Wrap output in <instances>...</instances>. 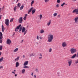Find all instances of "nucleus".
I'll list each match as a JSON object with an SVG mask.
<instances>
[{
  "instance_id": "1",
  "label": "nucleus",
  "mask_w": 78,
  "mask_h": 78,
  "mask_svg": "<svg viewBox=\"0 0 78 78\" xmlns=\"http://www.w3.org/2000/svg\"><path fill=\"white\" fill-rule=\"evenodd\" d=\"M54 38V36L52 34H50L48 36V42H51Z\"/></svg>"
},
{
  "instance_id": "2",
  "label": "nucleus",
  "mask_w": 78,
  "mask_h": 78,
  "mask_svg": "<svg viewBox=\"0 0 78 78\" xmlns=\"http://www.w3.org/2000/svg\"><path fill=\"white\" fill-rule=\"evenodd\" d=\"M22 33H24L23 35L25 36L27 32V30H26V29H25V27H23L22 29Z\"/></svg>"
},
{
  "instance_id": "3",
  "label": "nucleus",
  "mask_w": 78,
  "mask_h": 78,
  "mask_svg": "<svg viewBox=\"0 0 78 78\" xmlns=\"http://www.w3.org/2000/svg\"><path fill=\"white\" fill-rule=\"evenodd\" d=\"M70 51L72 54H73V53H75L76 51V49L75 48H72L70 49Z\"/></svg>"
},
{
  "instance_id": "4",
  "label": "nucleus",
  "mask_w": 78,
  "mask_h": 78,
  "mask_svg": "<svg viewBox=\"0 0 78 78\" xmlns=\"http://www.w3.org/2000/svg\"><path fill=\"white\" fill-rule=\"evenodd\" d=\"M72 60H69L68 61V64L69 66H70L72 65Z\"/></svg>"
},
{
  "instance_id": "5",
  "label": "nucleus",
  "mask_w": 78,
  "mask_h": 78,
  "mask_svg": "<svg viewBox=\"0 0 78 78\" xmlns=\"http://www.w3.org/2000/svg\"><path fill=\"white\" fill-rule=\"evenodd\" d=\"M72 60H69L68 61V64L69 66H70L72 65Z\"/></svg>"
},
{
  "instance_id": "6",
  "label": "nucleus",
  "mask_w": 78,
  "mask_h": 78,
  "mask_svg": "<svg viewBox=\"0 0 78 78\" xmlns=\"http://www.w3.org/2000/svg\"><path fill=\"white\" fill-rule=\"evenodd\" d=\"M67 43L66 42H63L62 44V46L63 47H67Z\"/></svg>"
},
{
  "instance_id": "7",
  "label": "nucleus",
  "mask_w": 78,
  "mask_h": 78,
  "mask_svg": "<svg viewBox=\"0 0 78 78\" xmlns=\"http://www.w3.org/2000/svg\"><path fill=\"white\" fill-rule=\"evenodd\" d=\"M5 24L7 26H8L9 25V20L5 19Z\"/></svg>"
},
{
  "instance_id": "8",
  "label": "nucleus",
  "mask_w": 78,
  "mask_h": 78,
  "mask_svg": "<svg viewBox=\"0 0 78 78\" xmlns=\"http://www.w3.org/2000/svg\"><path fill=\"white\" fill-rule=\"evenodd\" d=\"M21 27V25L20 24L15 29L16 31H18L19 30V29L20 27Z\"/></svg>"
},
{
  "instance_id": "9",
  "label": "nucleus",
  "mask_w": 78,
  "mask_h": 78,
  "mask_svg": "<svg viewBox=\"0 0 78 78\" xmlns=\"http://www.w3.org/2000/svg\"><path fill=\"white\" fill-rule=\"evenodd\" d=\"M75 12H76V14H78V9L73 10V13H75Z\"/></svg>"
},
{
  "instance_id": "10",
  "label": "nucleus",
  "mask_w": 78,
  "mask_h": 78,
  "mask_svg": "<svg viewBox=\"0 0 78 78\" xmlns=\"http://www.w3.org/2000/svg\"><path fill=\"white\" fill-rule=\"evenodd\" d=\"M11 41L10 39H8L7 40L6 43L7 44H9V45H10V44H11Z\"/></svg>"
},
{
  "instance_id": "11",
  "label": "nucleus",
  "mask_w": 78,
  "mask_h": 78,
  "mask_svg": "<svg viewBox=\"0 0 78 78\" xmlns=\"http://www.w3.org/2000/svg\"><path fill=\"white\" fill-rule=\"evenodd\" d=\"M23 20H22V17H20L19 20V23H22V21Z\"/></svg>"
},
{
  "instance_id": "12",
  "label": "nucleus",
  "mask_w": 78,
  "mask_h": 78,
  "mask_svg": "<svg viewBox=\"0 0 78 78\" xmlns=\"http://www.w3.org/2000/svg\"><path fill=\"white\" fill-rule=\"evenodd\" d=\"M37 40H39V39H42V37L41 36H39L38 35H37Z\"/></svg>"
},
{
  "instance_id": "13",
  "label": "nucleus",
  "mask_w": 78,
  "mask_h": 78,
  "mask_svg": "<svg viewBox=\"0 0 78 78\" xmlns=\"http://www.w3.org/2000/svg\"><path fill=\"white\" fill-rule=\"evenodd\" d=\"M28 64V61H26L24 63V66H27Z\"/></svg>"
},
{
  "instance_id": "14",
  "label": "nucleus",
  "mask_w": 78,
  "mask_h": 78,
  "mask_svg": "<svg viewBox=\"0 0 78 78\" xmlns=\"http://www.w3.org/2000/svg\"><path fill=\"white\" fill-rule=\"evenodd\" d=\"M51 20H49V21L47 23V25L48 26H49L51 24Z\"/></svg>"
},
{
  "instance_id": "15",
  "label": "nucleus",
  "mask_w": 78,
  "mask_h": 78,
  "mask_svg": "<svg viewBox=\"0 0 78 78\" xmlns=\"http://www.w3.org/2000/svg\"><path fill=\"white\" fill-rule=\"evenodd\" d=\"M33 7L31 8L30 9V10L28 11V14H29L30 12H31V11H32V10H33Z\"/></svg>"
},
{
  "instance_id": "16",
  "label": "nucleus",
  "mask_w": 78,
  "mask_h": 78,
  "mask_svg": "<svg viewBox=\"0 0 78 78\" xmlns=\"http://www.w3.org/2000/svg\"><path fill=\"white\" fill-rule=\"evenodd\" d=\"M20 64L18 62H16V67H17L18 66H19Z\"/></svg>"
},
{
  "instance_id": "17",
  "label": "nucleus",
  "mask_w": 78,
  "mask_h": 78,
  "mask_svg": "<svg viewBox=\"0 0 78 78\" xmlns=\"http://www.w3.org/2000/svg\"><path fill=\"white\" fill-rule=\"evenodd\" d=\"M1 38H3V34H2V32H0V39Z\"/></svg>"
},
{
  "instance_id": "18",
  "label": "nucleus",
  "mask_w": 78,
  "mask_h": 78,
  "mask_svg": "<svg viewBox=\"0 0 78 78\" xmlns=\"http://www.w3.org/2000/svg\"><path fill=\"white\" fill-rule=\"evenodd\" d=\"M74 20H75V23H77V20H78V17L75 18Z\"/></svg>"
},
{
  "instance_id": "19",
  "label": "nucleus",
  "mask_w": 78,
  "mask_h": 78,
  "mask_svg": "<svg viewBox=\"0 0 78 78\" xmlns=\"http://www.w3.org/2000/svg\"><path fill=\"white\" fill-rule=\"evenodd\" d=\"M19 50V48H16L14 50H13L14 52H17V51H18Z\"/></svg>"
},
{
  "instance_id": "20",
  "label": "nucleus",
  "mask_w": 78,
  "mask_h": 78,
  "mask_svg": "<svg viewBox=\"0 0 78 78\" xmlns=\"http://www.w3.org/2000/svg\"><path fill=\"white\" fill-rule=\"evenodd\" d=\"M76 54H75L72 57H71V59H73V58H75L76 57Z\"/></svg>"
},
{
  "instance_id": "21",
  "label": "nucleus",
  "mask_w": 78,
  "mask_h": 78,
  "mask_svg": "<svg viewBox=\"0 0 78 78\" xmlns=\"http://www.w3.org/2000/svg\"><path fill=\"white\" fill-rule=\"evenodd\" d=\"M5 30V28L4 27V26L3 25L2 26V32H4V31Z\"/></svg>"
},
{
  "instance_id": "22",
  "label": "nucleus",
  "mask_w": 78,
  "mask_h": 78,
  "mask_svg": "<svg viewBox=\"0 0 78 78\" xmlns=\"http://www.w3.org/2000/svg\"><path fill=\"white\" fill-rule=\"evenodd\" d=\"M19 58H20V56H18L17 58L15 59V61H19Z\"/></svg>"
},
{
  "instance_id": "23",
  "label": "nucleus",
  "mask_w": 78,
  "mask_h": 78,
  "mask_svg": "<svg viewBox=\"0 0 78 78\" xmlns=\"http://www.w3.org/2000/svg\"><path fill=\"white\" fill-rule=\"evenodd\" d=\"M40 33L41 34L44 33V30L43 29H41L40 30Z\"/></svg>"
},
{
  "instance_id": "24",
  "label": "nucleus",
  "mask_w": 78,
  "mask_h": 78,
  "mask_svg": "<svg viewBox=\"0 0 78 78\" xmlns=\"http://www.w3.org/2000/svg\"><path fill=\"white\" fill-rule=\"evenodd\" d=\"M4 59V58L3 57H2L0 58V62H2L3 61V59Z\"/></svg>"
},
{
  "instance_id": "25",
  "label": "nucleus",
  "mask_w": 78,
  "mask_h": 78,
  "mask_svg": "<svg viewBox=\"0 0 78 78\" xmlns=\"http://www.w3.org/2000/svg\"><path fill=\"white\" fill-rule=\"evenodd\" d=\"M34 54L33 53H31L29 55V56L31 57V56H34Z\"/></svg>"
},
{
  "instance_id": "26",
  "label": "nucleus",
  "mask_w": 78,
  "mask_h": 78,
  "mask_svg": "<svg viewBox=\"0 0 78 78\" xmlns=\"http://www.w3.org/2000/svg\"><path fill=\"white\" fill-rule=\"evenodd\" d=\"M36 11V9H34L33 10H32V14H34L35 12V11Z\"/></svg>"
},
{
  "instance_id": "27",
  "label": "nucleus",
  "mask_w": 78,
  "mask_h": 78,
  "mask_svg": "<svg viewBox=\"0 0 78 78\" xmlns=\"http://www.w3.org/2000/svg\"><path fill=\"white\" fill-rule=\"evenodd\" d=\"M24 7V6L23 5H22L20 8V10H22V9H23V8Z\"/></svg>"
},
{
  "instance_id": "28",
  "label": "nucleus",
  "mask_w": 78,
  "mask_h": 78,
  "mask_svg": "<svg viewBox=\"0 0 78 78\" xmlns=\"http://www.w3.org/2000/svg\"><path fill=\"white\" fill-rule=\"evenodd\" d=\"M25 72V69H22V73H24Z\"/></svg>"
},
{
  "instance_id": "29",
  "label": "nucleus",
  "mask_w": 78,
  "mask_h": 78,
  "mask_svg": "<svg viewBox=\"0 0 78 78\" xmlns=\"http://www.w3.org/2000/svg\"><path fill=\"white\" fill-rule=\"evenodd\" d=\"M16 9H17V6H16L14 8V12L16 11Z\"/></svg>"
},
{
  "instance_id": "30",
  "label": "nucleus",
  "mask_w": 78,
  "mask_h": 78,
  "mask_svg": "<svg viewBox=\"0 0 78 78\" xmlns=\"http://www.w3.org/2000/svg\"><path fill=\"white\" fill-rule=\"evenodd\" d=\"M25 66L23 67V68L24 69H28L29 68V67L26 66Z\"/></svg>"
},
{
  "instance_id": "31",
  "label": "nucleus",
  "mask_w": 78,
  "mask_h": 78,
  "mask_svg": "<svg viewBox=\"0 0 78 78\" xmlns=\"http://www.w3.org/2000/svg\"><path fill=\"white\" fill-rule=\"evenodd\" d=\"M23 28H22V27H21L19 29V31H22V29Z\"/></svg>"
},
{
  "instance_id": "32",
  "label": "nucleus",
  "mask_w": 78,
  "mask_h": 78,
  "mask_svg": "<svg viewBox=\"0 0 78 78\" xmlns=\"http://www.w3.org/2000/svg\"><path fill=\"white\" fill-rule=\"evenodd\" d=\"M52 51V49L51 48H50L48 49L49 52H51V51Z\"/></svg>"
},
{
  "instance_id": "33",
  "label": "nucleus",
  "mask_w": 78,
  "mask_h": 78,
  "mask_svg": "<svg viewBox=\"0 0 78 78\" xmlns=\"http://www.w3.org/2000/svg\"><path fill=\"white\" fill-rule=\"evenodd\" d=\"M56 16H57V13L56 12H55L53 14V16L54 17H56Z\"/></svg>"
},
{
  "instance_id": "34",
  "label": "nucleus",
  "mask_w": 78,
  "mask_h": 78,
  "mask_svg": "<svg viewBox=\"0 0 78 78\" xmlns=\"http://www.w3.org/2000/svg\"><path fill=\"white\" fill-rule=\"evenodd\" d=\"M21 5V4H20V3H18L17 4V7H19V8H20V6Z\"/></svg>"
},
{
  "instance_id": "35",
  "label": "nucleus",
  "mask_w": 78,
  "mask_h": 78,
  "mask_svg": "<svg viewBox=\"0 0 78 78\" xmlns=\"http://www.w3.org/2000/svg\"><path fill=\"white\" fill-rule=\"evenodd\" d=\"M57 75L58 76H60V75H61V73L59 72H57Z\"/></svg>"
},
{
  "instance_id": "36",
  "label": "nucleus",
  "mask_w": 78,
  "mask_h": 78,
  "mask_svg": "<svg viewBox=\"0 0 78 78\" xmlns=\"http://www.w3.org/2000/svg\"><path fill=\"white\" fill-rule=\"evenodd\" d=\"M42 17V15L41 14L40 16V20H41Z\"/></svg>"
},
{
  "instance_id": "37",
  "label": "nucleus",
  "mask_w": 78,
  "mask_h": 78,
  "mask_svg": "<svg viewBox=\"0 0 78 78\" xmlns=\"http://www.w3.org/2000/svg\"><path fill=\"white\" fill-rule=\"evenodd\" d=\"M3 48V46H0V51L2 50V48Z\"/></svg>"
},
{
  "instance_id": "38",
  "label": "nucleus",
  "mask_w": 78,
  "mask_h": 78,
  "mask_svg": "<svg viewBox=\"0 0 78 78\" xmlns=\"http://www.w3.org/2000/svg\"><path fill=\"white\" fill-rule=\"evenodd\" d=\"M60 2H61V1H60V0H57V2L58 3H59Z\"/></svg>"
},
{
  "instance_id": "39",
  "label": "nucleus",
  "mask_w": 78,
  "mask_h": 78,
  "mask_svg": "<svg viewBox=\"0 0 78 78\" xmlns=\"http://www.w3.org/2000/svg\"><path fill=\"white\" fill-rule=\"evenodd\" d=\"M34 1H33L31 2V6H32V5H33V3H34Z\"/></svg>"
},
{
  "instance_id": "40",
  "label": "nucleus",
  "mask_w": 78,
  "mask_h": 78,
  "mask_svg": "<svg viewBox=\"0 0 78 78\" xmlns=\"http://www.w3.org/2000/svg\"><path fill=\"white\" fill-rule=\"evenodd\" d=\"M65 4H66V3L65 2H63L62 3V4L61 5V6H64V5H65Z\"/></svg>"
},
{
  "instance_id": "41",
  "label": "nucleus",
  "mask_w": 78,
  "mask_h": 78,
  "mask_svg": "<svg viewBox=\"0 0 78 78\" xmlns=\"http://www.w3.org/2000/svg\"><path fill=\"white\" fill-rule=\"evenodd\" d=\"M13 20H14V19H13V18H12V19L10 20V22H12V21H13Z\"/></svg>"
},
{
  "instance_id": "42",
  "label": "nucleus",
  "mask_w": 78,
  "mask_h": 78,
  "mask_svg": "<svg viewBox=\"0 0 78 78\" xmlns=\"http://www.w3.org/2000/svg\"><path fill=\"white\" fill-rule=\"evenodd\" d=\"M35 71L36 72H39V71L38 70V69H37V68L36 69H35Z\"/></svg>"
},
{
  "instance_id": "43",
  "label": "nucleus",
  "mask_w": 78,
  "mask_h": 78,
  "mask_svg": "<svg viewBox=\"0 0 78 78\" xmlns=\"http://www.w3.org/2000/svg\"><path fill=\"white\" fill-rule=\"evenodd\" d=\"M23 19L24 20H27V17H24L23 18Z\"/></svg>"
},
{
  "instance_id": "44",
  "label": "nucleus",
  "mask_w": 78,
  "mask_h": 78,
  "mask_svg": "<svg viewBox=\"0 0 78 78\" xmlns=\"http://www.w3.org/2000/svg\"><path fill=\"white\" fill-rule=\"evenodd\" d=\"M59 7V4H57L56 5V7H57V8H58V7Z\"/></svg>"
},
{
  "instance_id": "45",
  "label": "nucleus",
  "mask_w": 78,
  "mask_h": 78,
  "mask_svg": "<svg viewBox=\"0 0 78 78\" xmlns=\"http://www.w3.org/2000/svg\"><path fill=\"white\" fill-rule=\"evenodd\" d=\"M76 61H76L75 62L76 64H77V63H78V59H77V60H76Z\"/></svg>"
},
{
  "instance_id": "46",
  "label": "nucleus",
  "mask_w": 78,
  "mask_h": 78,
  "mask_svg": "<svg viewBox=\"0 0 78 78\" xmlns=\"http://www.w3.org/2000/svg\"><path fill=\"white\" fill-rule=\"evenodd\" d=\"M48 1H49V0H44V2H48Z\"/></svg>"
},
{
  "instance_id": "47",
  "label": "nucleus",
  "mask_w": 78,
  "mask_h": 78,
  "mask_svg": "<svg viewBox=\"0 0 78 78\" xmlns=\"http://www.w3.org/2000/svg\"><path fill=\"white\" fill-rule=\"evenodd\" d=\"M3 67L2 66H0V69H3Z\"/></svg>"
},
{
  "instance_id": "48",
  "label": "nucleus",
  "mask_w": 78,
  "mask_h": 78,
  "mask_svg": "<svg viewBox=\"0 0 78 78\" xmlns=\"http://www.w3.org/2000/svg\"><path fill=\"white\" fill-rule=\"evenodd\" d=\"M25 55H23V58H25Z\"/></svg>"
},
{
  "instance_id": "49",
  "label": "nucleus",
  "mask_w": 78,
  "mask_h": 78,
  "mask_svg": "<svg viewBox=\"0 0 78 78\" xmlns=\"http://www.w3.org/2000/svg\"><path fill=\"white\" fill-rule=\"evenodd\" d=\"M27 16H28V14H26L25 15V16L24 17H27Z\"/></svg>"
},
{
  "instance_id": "50",
  "label": "nucleus",
  "mask_w": 78,
  "mask_h": 78,
  "mask_svg": "<svg viewBox=\"0 0 78 78\" xmlns=\"http://www.w3.org/2000/svg\"><path fill=\"white\" fill-rule=\"evenodd\" d=\"M34 78H36V76L35 75H34Z\"/></svg>"
},
{
  "instance_id": "51",
  "label": "nucleus",
  "mask_w": 78,
  "mask_h": 78,
  "mask_svg": "<svg viewBox=\"0 0 78 78\" xmlns=\"http://www.w3.org/2000/svg\"><path fill=\"white\" fill-rule=\"evenodd\" d=\"M42 57H39V59H42Z\"/></svg>"
},
{
  "instance_id": "52",
  "label": "nucleus",
  "mask_w": 78,
  "mask_h": 78,
  "mask_svg": "<svg viewBox=\"0 0 78 78\" xmlns=\"http://www.w3.org/2000/svg\"><path fill=\"white\" fill-rule=\"evenodd\" d=\"M2 55V52L0 51V56Z\"/></svg>"
},
{
  "instance_id": "53",
  "label": "nucleus",
  "mask_w": 78,
  "mask_h": 78,
  "mask_svg": "<svg viewBox=\"0 0 78 78\" xmlns=\"http://www.w3.org/2000/svg\"><path fill=\"white\" fill-rule=\"evenodd\" d=\"M31 75V76H33V73H32Z\"/></svg>"
},
{
  "instance_id": "54",
  "label": "nucleus",
  "mask_w": 78,
  "mask_h": 78,
  "mask_svg": "<svg viewBox=\"0 0 78 78\" xmlns=\"http://www.w3.org/2000/svg\"><path fill=\"white\" fill-rule=\"evenodd\" d=\"M23 42V40L22 41H21V43H22Z\"/></svg>"
},
{
  "instance_id": "55",
  "label": "nucleus",
  "mask_w": 78,
  "mask_h": 78,
  "mask_svg": "<svg viewBox=\"0 0 78 78\" xmlns=\"http://www.w3.org/2000/svg\"><path fill=\"white\" fill-rule=\"evenodd\" d=\"M17 74H16L15 75V76H17Z\"/></svg>"
},
{
  "instance_id": "56",
  "label": "nucleus",
  "mask_w": 78,
  "mask_h": 78,
  "mask_svg": "<svg viewBox=\"0 0 78 78\" xmlns=\"http://www.w3.org/2000/svg\"><path fill=\"white\" fill-rule=\"evenodd\" d=\"M60 16H61V15H58V17H60Z\"/></svg>"
},
{
  "instance_id": "57",
  "label": "nucleus",
  "mask_w": 78,
  "mask_h": 78,
  "mask_svg": "<svg viewBox=\"0 0 78 78\" xmlns=\"http://www.w3.org/2000/svg\"><path fill=\"white\" fill-rule=\"evenodd\" d=\"M40 56H41V57H42V54H40Z\"/></svg>"
},
{
  "instance_id": "58",
  "label": "nucleus",
  "mask_w": 78,
  "mask_h": 78,
  "mask_svg": "<svg viewBox=\"0 0 78 78\" xmlns=\"http://www.w3.org/2000/svg\"><path fill=\"white\" fill-rule=\"evenodd\" d=\"M12 73H13L14 74H15V73L14 72H12Z\"/></svg>"
},
{
  "instance_id": "59",
  "label": "nucleus",
  "mask_w": 78,
  "mask_h": 78,
  "mask_svg": "<svg viewBox=\"0 0 78 78\" xmlns=\"http://www.w3.org/2000/svg\"><path fill=\"white\" fill-rule=\"evenodd\" d=\"M19 0H17V1H16V3H17V2H18V1H19Z\"/></svg>"
},
{
  "instance_id": "60",
  "label": "nucleus",
  "mask_w": 78,
  "mask_h": 78,
  "mask_svg": "<svg viewBox=\"0 0 78 78\" xmlns=\"http://www.w3.org/2000/svg\"><path fill=\"white\" fill-rule=\"evenodd\" d=\"M2 15H0V17L2 18Z\"/></svg>"
},
{
  "instance_id": "61",
  "label": "nucleus",
  "mask_w": 78,
  "mask_h": 78,
  "mask_svg": "<svg viewBox=\"0 0 78 78\" xmlns=\"http://www.w3.org/2000/svg\"><path fill=\"white\" fill-rule=\"evenodd\" d=\"M1 9H2V8H0V11H1Z\"/></svg>"
},
{
  "instance_id": "62",
  "label": "nucleus",
  "mask_w": 78,
  "mask_h": 78,
  "mask_svg": "<svg viewBox=\"0 0 78 78\" xmlns=\"http://www.w3.org/2000/svg\"><path fill=\"white\" fill-rule=\"evenodd\" d=\"M4 8V6H3V8H2V9H3Z\"/></svg>"
},
{
  "instance_id": "63",
  "label": "nucleus",
  "mask_w": 78,
  "mask_h": 78,
  "mask_svg": "<svg viewBox=\"0 0 78 78\" xmlns=\"http://www.w3.org/2000/svg\"><path fill=\"white\" fill-rule=\"evenodd\" d=\"M74 1H76V0H74Z\"/></svg>"
},
{
  "instance_id": "64",
  "label": "nucleus",
  "mask_w": 78,
  "mask_h": 78,
  "mask_svg": "<svg viewBox=\"0 0 78 78\" xmlns=\"http://www.w3.org/2000/svg\"><path fill=\"white\" fill-rule=\"evenodd\" d=\"M14 71H16V70L15 69V70H14Z\"/></svg>"
}]
</instances>
